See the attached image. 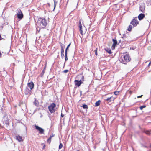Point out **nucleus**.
I'll use <instances>...</instances> for the list:
<instances>
[{
    "mask_svg": "<svg viewBox=\"0 0 151 151\" xmlns=\"http://www.w3.org/2000/svg\"><path fill=\"white\" fill-rule=\"evenodd\" d=\"M47 25V21L44 18H39L37 21V25L40 29L44 28Z\"/></svg>",
    "mask_w": 151,
    "mask_h": 151,
    "instance_id": "nucleus-1",
    "label": "nucleus"
},
{
    "mask_svg": "<svg viewBox=\"0 0 151 151\" xmlns=\"http://www.w3.org/2000/svg\"><path fill=\"white\" fill-rule=\"evenodd\" d=\"M131 60V58L129 55L126 54L123 56V58H121L119 61L122 63L126 64L127 62H129Z\"/></svg>",
    "mask_w": 151,
    "mask_h": 151,
    "instance_id": "nucleus-2",
    "label": "nucleus"
},
{
    "mask_svg": "<svg viewBox=\"0 0 151 151\" xmlns=\"http://www.w3.org/2000/svg\"><path fill=\"white\" fill-rule=\"evenodd\" d=\"M56 106V104L54 103L51 104L48 106V108L49 111L51 113H54L55 111V108Z\"/></svg>",
    "mask_w": 151,
    "mask_h": 151,
    "instance_id": "nucleus-3",
    "label": "nucleus"
},
{
    "mask_svg": "<svg viewBox=\"0 0 151 151\" xmlns=\"http://www.w3.org/2000/svg\"><path fill=\"white\" fill-rule=\"evenodd\" d=\"M137 18V17L134 18L130 22V24L133 26V27H136L139 23V22L136 19Z\"/></svg>",
    "mask_w": 151,
    "mask_h": 151,
    "instance_id": "nucleus-4",
    "label": "nucleus"
},
{
    "mask_svg": "<svg viewBox=\"0 0 151 151\" xmlns=\"http://www.w3.org/2000/svg\"><path fill=\"white\" fill-rule=\"evenodd\" d=\"M17 17L19 19H21L23 17V14L20 9L18 10V12L17 13Z\"/></svg>",
    "mask_w": 151,
    "mask_h": 151,
    "instance_id": "nucleus-5",
    "label": "nucleus"
},
{
    "mask_svg": "<svg viewBox=\"0 0 151 151\" xmlns=\"http://www.w3.org/2000/svg\"><path fill=\"white\" fill-rule=\"evenodd\" d=\"M34 84L31 81L28 83L27 85V88L30 89L31 90H32L34 88Z\"/></svg>",
    "mask_w": 151,
    "mask_h": 151,
    "instance_id": "nucleus-6",
    "label": "nucleus"
},
{
    "mask_svg": "<svg viewBox=\"0 0 151 151\" xmlns=\"http://www.w3.org/2000/svg\"><path fill=\"white\" fill-rule=\"evenodd\" d=\"M35 127L36 129L39 131V132L40 134L44 133V129L36 125Z\"/></svg>",
    "mask_w": 151,
    "mask_h": 151,
    "instance_id": "nucleus-7",
    "label": "nucleus"
},
{
    "mask_svg": "<svg viewBox=\"0 0 151 151\" xmlns=\"http://www.w3.org/2000/svg\"><path fill=\"white\" fill-rule=\"evenodd\" d=\"M112 41L113 42V43L112 45L111 48L112 49H114L115 48L116 45L117 44V41L116 38L113 39Z\"/></svg>",
    "mask_w": 151,
    "mask_h": 151,
    "instance_id": "nucleus-8",
    "label": "nucleus"
},
{
    "mask_svg": "<svg viewBox=\"0 0 151 151\" xmlns=\"http://www.w3.org/2000/svg\"><path fill=\"white\" fill-rule=\"evenodd\" d=\"M74 82L75 85L78 86V87L80 86L82 83L81 80L78 81V80H75Z\"/></svg>",
    "mask_w": 151,
    "mask_h": 151,
    "instance_id": "nucleus-9",
    "label": "nucleus"
},
{
    "mask_svg": "<svg viewBox=\"0 0 151 151\" xmlns=\"http://www.w3.org/2000/svg\"><path fill=\"white\" fill-rule=\"evenodd\" d=\"M15 138L19 142H20L23 141L22 137L19 135H16Z\"/></svg>",
    "mask_w": 151,
    "mask_h": 151,
    "instance_id": "nucleus-10",
    "label": "nucleus"
},
{
    "mask_svg": "<svg viewBox=\"0 0 151 151\" xmlns=\"http://www.w3.org/2000/svg\"><path fill=\"white\" fill-rule=\"evenodd\" d=\"M145 17L144 14L141 13L138 16V19L139 20L141 21Z\"/></svg>",
    "mask_w": 151,
    "mask_h": 151,
    "instance_id": "nucleus-11",
    "label": "nucleus"
},
{
    "mask_svg": "<svg viewBox=\"0 0 151 151\" xmlns=\"http://www.w3.org/2000/svg\"><path fill=\"white\" fill-rule=\"evenodd\" d=\"M31 89H29L28 88H27L25 91V93L26 95L30 94L31 93Z\"/></svg>",
    "mask_w": 151,
    "mask_h": 151,
    "instance_id": "nucleus-12",
    "label": "nucleus"
},
{
    "mask_svg": "<svg viewBox=\"0 0 151 151\" xmlns=\"http://www.w3.org/2000/svg\"><path fill=\"white\" fill-rule=\"evenodd\" d=\"M145 7L144 4L140 5L139 7L140 10L142 12H144L145 10Z\"/></svg>",
    "mask_w": 151,
    "mask_h": 151,
    "instance_id": "nucleus-13",
    "label": "nucleus"
},
{
    "mask_svg": "<svg viewBox=\"0 0 151 151\" xmlns=\"http://www.w3.org/2000/svg\"><path fill=\"white\" fill-rule=\"evenodd\" d=\"M109 54H111L112 53L111 50L110 48L106 47L104 49Z\"/></svg>",
    "mask_w": 151,
    "mask_h": 151,
    "instance_id": "nucleus-14",
    "label": "nucleus"
},
{
    "mask_svg": "<svg viewBox=\"0 0 151 151\" xmlns=\"http://www.w3.org/2000/svg\"><path fill=\"white\" fill-rule=\"evenodd\" d=\"M112 97H109L106 99V100L108 102H109L112 101V100L113 99Z\"/></svg>",
    "mask_w": 151,
    "mask_h": 151,
    "instance_id": "nucleus-15",
    "label": "nucleus"
},
{
    "mask_svg": "<svg viewBox=\"0 0 151 151\" xmlns=\"http://www.w3.org/2000/svg\"><path fill=\"white\" fill-rule=\"evenodd\" d=\"M100 102L101 101L100 100H99L97 101L95 103V106H98L100 105Z\"/></svg>",
    "mask_w": 151,
    "mask_h": 151,
    "instance_id": "nucleus-16",
    "label": "nucleus"
},
{
    "mask_svg": "<svg viewBox=\"0 0 151 151\" xmlns=\"http://www.w3.org/2000/svg\"><path fill=\"white\" fill-rule=\"evenodd\" d=\"M61 47V49H64L65 47V45L61 42L60 43Z\"/></svg>",
    "mask_w": 151,
    "mask_h": 151,
    "instance_id": "nucleus-17",
    "label": "nucleus"
},
{
    "mask_svg": "<svg viewBox=\"0 0 151 151\" xmlns=\"http://www.w3.org/2000/svg\"><path fill=\"white\" fill-rule=\"evenodd\" d=\"M144 132L147 135H150V131L148 130H145Z\"/></svg>",
    "mask_w": 151,
    "mask_h": 151,
    "instance_id": "nucleus-18",
    "label": "nucleus"
},
{
    "mask_svg": "<svg viewBox=\"0 0 151 151\" xmlns=\"http://www.w3.org/2000/svg\"><path fill=\"white\" fill-rule=\"evenodd\" d=\"M132 27L133 28V27L132 26V25H129V26L128 28L127 29V30L129 31H131Z\"/></svg>",
    "mask_w": 151,
    "mask_h": 151,
    "instance_id": "nucleus-19",
    "label": "nucleus"
},
{
    "mask_svg": "<svg viewBox=\"0 0 151 151\" xmlns=\"http://www.w3.org/2000/svg\"><path fill=\"white\" fill-rule=\"evenodd\" d=\"M71 45V43H70L68 45V46H67V47L65 49V53H67V51H68V50L69 47V46H70Z\"/></svg>",
    "mask_w": 151,
    "mask_h": 151,
    "instance_id": "nucleus-20",
    "label": "nucleus"
},
{
    "mask_svg": "<svg viewBox=\"0 0 151 151\" xmlns=\"http://www.w3.org/2000/svg\"><path fill=\"white\" fill-rule=\"evenodd\" d=\"M52 136H50V137L48 139L47 141V142H49L50 143L51 142V140L52 138Z\"/></svg>",
    "mask_w": 151,
    "mask_h": 151,
    "instance_id": "nucleus-21",
    "label": "nucleus"
},
{
    "mask_svg": "<svg viewBox=\"0 0 151 151\" xmlns=\"http://www.w3.org/2000/svg\"><path fill=\"white\" fill-rule=\"evenodd\" d=\"M65 61H66L68 60V58L67 57V53H65Z\"/></svg>",
    "mask_w": 151,
    "mask_h": 151,
    "instance_id": "nucleus-22",
    "label": "nucleus"
},
{
    "mask_svg": "<svg viewBox=\"0 0 151 151\" xmlns=\"http://www.w3.org/2000/svg\"><path fill=\"white\" fill-rule=\"evenodd\" d=\"M82 107L84 109H87L88 108V106L86 104H84L82 106Z\"/></svg>",
    "mask_w": 151,
    "mask_h": 151,
    "instance_id": "nucleus-23",
    "label": "nucleus"
},
{
    "mask_svg": "<svg viewBox=\"0 0 151 151\" xmlns=\"http://www.w3.org/2000/svg\"><path fill=\"white\" fill-rule=\"evenodd\" d=\"M82 27L79 28V30H80V33L81 35H83V30H82Z\"/></svg>",
    "mask_w": 151,
    "mask_h": 151,
    "instance_id": "nucleus-24",
    "label": "nucleus"
},
{
    "mask_svg": "<svg viewBox=\"0 0 151 151\" xmlns=\"http://www.w3.org/2000/svg\"><path fill=\"white\" fill-rule=\"evenodd\" d=\"M63 145L62 143H60L59 147V149H60L63 147Z\"/></svg>",
    "mask_w": 151,
    "mask_h": 151,
    "instance_id": "nucleus-25",
    "label": "nucleus"
},
{
    "mask_svg": "<svg viewBox=\"0 0 151 151\" xmlns=\"http://www.w3.org/2000/svg\"><path fill=\"white\" fill-rule=\"evenodd\" d=\"M79 28L82 27V24L81 22V20H80L79 21Z\"/></svg>",
    "mask_w": 151,
    "mask_h": 151,
    "instance_id": "nucleus-26",
    "label": "nucleus"
},
{
    "mask_svg": "<svg viewBox=\"0 0 151 151\" xmlns=\"http://www.w3.org/2000/svg\"><path fill=\"white\" fill-rule=\"evenodd\" d=\"M146 107L145 106V105H143L141 106L140 107V109L141 110L143 108H145Z\"/></svg>",
    "mask_w": 151,
    "mask_h": 151,
    "instance_id": "nucleus-27",
    "label": "nucleus"
},
{
    "mask_svg": "<svg viewBox=\"0 0 151 151\" xmlns=\"http://www.w3.org/2000/svg\"><path fill=\"white\" fill-rule=\"evenodd\" d=\"M119 91H115L114 92V94L115 95H118L119 93Z\"/></svg>",
    "mask_w": 151,
    "mask_h": 151,
    "instance_id": "nucleus-28",
    "label": "nucleus"
},
{
    "mask_svg": "<svg viewBox=\"0 0 151 151\" xmlns=\"http://www.w3.org/2000/svg\"><path fill=\"white\" fill-rule=\"evenodd\" d=\"M97 48H96V50H95V54L96 55H97Z\"/></svg>",
    "mask_w": 151,
    "mask_h": 151,
    "instance_id": "nucleus-29",
    "label": "nucleus"
},
{
    "mask_svg": "<svg viewBox=\"0 0 151 151\" xmlns=\"http://www.w3.org/2000/svg\"><path fill=\"white\" fill-rule=\"evenodd\" d=\"M64 52V49H61V54L63 53Z\"/></svg>",
    "mask_w": 151,
    "mask_h": 151,
    "instance_id": "nucleus-30",
    "label": "nucleus"
},
{
    "mask_svg": "<svg viewBox=\"0 0 151 151\" xmlns=\"http://www.w3.org/2000/svg\"><path fill=\"white\" fill-rule=\"evenodd\" d=\"M61 54V57L62 58H63L64 57V53L63 54Z\"/></svg>",
    "mask_w": 151,
    "mask_h": 151,
    "instance_id": "nucleus-31",
    "label": "nucleus"
},
{
    "mask_svg": "<svg viewBox=\"0 0 151 151\" xmlns=\"http://www.w3.org/2000/svg\"><path fill=\"white\" fill-rule=\"evenodd\" d=\"M68 70H64L63 72L64 73H66L68 72Z\"/></svg>",
    "mask_w": 151,
    "mask_h": 151,
    "instance_id": "nucleus-32",
    "label": "nucleus"
},
{
    "mask_svg": "<svg viewBox=\"0 0 151 151\" xmlns=\"http://www.w3.org/2000/svg\"><path fill=\"white\" fill-rule=\"evenodd\" d=\"M142 146L143 147H145V148H148V147L147 146H146V145H142Z\"/></svg>",
    "mask_w": 151,
    "mask_h": 151,
    "instance_id": "nucleus-33",
    "label": "nucleus"
},
{
    "mask_svg": "<svg viewBox=\"0 0 151 151\" xmlns=\"http://www.w3.org/2000/svg\"><path fill=\"white\" fill-rule=\"evenodd\" d=\"M64 114H63L62 113H61V117H64Z\"/></svg>",
    "mask_w": 151,
    "mask_h": 151,
    "instance_id": "nucleus-34",
    "label": "nucleus"
},
{
    "mask_svg": "<svg viewBox=\"0 0 151 151\" xmlns=\"http://www.w3.org/2000/svg\"><path fill=\"white\" fill-rule=\"evenodd\" d=\"M54 8H55V4L56 3V1H54ZM56 3H57V1H56Z\"/></svg>",
    "mask_w": 151,
    "mask_h": 151,
    "instance_id": "nucleus-35",
    "label": "nucleus"
},
{
    "mask_svg": "<svg viewBox=\"0 0 151 151\" xmlns=\"http://www.w3.org/2000/svg\"><path fill=\"white\" fill-rule=\"evenodd\" d=\"M142 95H141V96H138L137 97V98H141L142 96Z\"/></svg>",
    "mask_w": 151,
    "mask_h": 151,
    "instance_id": "nucleus-36",
    "label": "nucleus"
},
{
    "mask_svg": "<svg viewBox=\"0 0 151 151\" xmlns=\"http://www.w3.org/2000/svg\"><path fill=\"white\" fill-rule=\"evenodd\" d=\"M151 65V61L149 63V64L148 65V66H149Z\"/></svg>",
    "mask_w": 151,
    "mask_h": 151,
    "instance_id": "nucleus-37",
    "label": "nucleus"
},
{
    "mask_svg": "<svg viewBox=\"0 0 151 151\" xmlns=\"http://www.w3.org/2000/svg\"><path fill=\"white\" fill-rule=\"evenodd\" d=\"M2 54L1 53V52H0V58L2 56Z\"/></svg>",
    "mask_w": 151,
    "mask_h": 151,
    "instance_id": "nucleus-38",
    "label": "nucleus"
},
{
    "mask_svg": "<svg viewBox=\"0 0 151 151\" xmlns=\"http://www.w3.org/2000/svg\"><path fill=\"white\" fill-rule=\"evenodd\" d=\"M1 39H2V38H1V35L0 34V40H1Z\"/></svg>",
    "mask_w": 151,
    "mask_h": 151,
    "instance_id": "nucleus-39",
    "label": "nucleus"
},
{
    "mask_svg": "<svg viewBox=\"0 0 151 151\" xmlns=\"http://www.w3.org/2000/svg\"><path fill=\"white\" fill-rule=\"evenodd\" d=\"M80 95L81 96L82 95V91H80Z\"/></svg>",
    "mask_w": 151,
    "mask_h": 151,
    "instance_id": "nucleus-40",
    "label": "nucleus"
},
{
    "mask_svg": "<svg viewBox=\"0 0 151 151\" xmlns=\"http://www.w3.org/2000/svg\"><path fill=\"white\" fill-rule=\"evenodd\" d=\"M45 145H44V146H43V148L44 149V148H45Z\"/></svg>",
    "mask_w": 151,
    "mask_h": 151,
    "instance_id": "nucleus-41",
    "label": "nucleus"
},
{
    "mask_svg": "<svg viewBox=\"0 0 151 151\" xmlns=\"http://www.w3.org/2000/svg\"><path fill=\"white\" fill-rule=\"evenodd\" d=\"M64 119H65L64 118L63 119V122H64Z\"/></svg>",
    "mask_w": 151,
    "mask_h": 151,
    "instance_id": "nucleus-42",
    "label": "nucleus"
},
{
    "mask_svg": "<svg viewBox=\"0 0 151 151\" xmlns=\"http://www.w3.org/2000/svg\"><path fill=\"white\" fill-rule=\"evenodd\" d=\"M34 103L36 105V103H35V102H34Z\"/></svg>",
    "mask_w": 151,
    "mask_h": 151,
    "instance_id": "nucleus-43",
    "label": "nucleus"
},
{
    "mask_svg": "<svg viewBox=\"0 0 151 151\" xmlns=\"http://www.w3.org/2000/svg\"><path fill=\"white\" fill-rule=\"evenodd\" d=\"M34 103L36 105V103H35V102H34Z\"/></svg>",
    "mask_w": 151,
    "mask_h": 151,
    "instance_id": "nucleus-44",
    "label": "nucleus"
},
{
    "mask_svg": "<svg viewBox=\"0 0 151 151\" xmlns=\"http://www.w3.org/2000/svg\"><path fill=\"white\" fill-rule=\"evenodd\" d=\"M150 147H151V144L150 145Z\"/></svg>",
    "mask_w": 151,
    "mask_h": 151,
    "instance_id": "nucleus-45",
    "label": "nucleus"
},
{
    "mask_svg": "<svg viewBox=\"0 0 151 151\" xmlns=\"http://www.w3.org/2000/svg\"><path fill=\"white\" fill-rule=\"evenodd\" d=\"M54 1H56V0H53Z\"/></svg>",
    "mask_w": 151,
    "mask_h": 151,
    "instance_id": "nucleus-46",
    "label": "nucleus"
},
{
    "mask_svg": "<svg viewBox=\"0 0 151 151\" xmlns=\"http://www.w3.org/2000/svg\"><path fill=\"white\" fill-rule=\"evenodd\" d=\"M42 72L44 73V70Z\"/></svg>",
    "mask_w": 151,
    "mask_h": 151,
    "instance_id": "nucleus-47",
    "label": "nucleus"
},
{
    "mask_svg": "<svg viewBox=\"0 0 151 151\" xmlns=\"http://www.w3.org/2000/svg\"><path fill=\"white\" fill-rule=\"evenodd\" d=\"M104 1H106V0H104Z\"/></svg>",
    "mask_w": 151,
    "mask_h": 151,
    "instance_id": "nucleus-48",
    "label": "nucleus"
},
{
    "mask_svg": "<svg viewBox=\"0 0 151 151\" xmlns=\"http://www.w3.org/2000/svg\"><path fill=\"white\" fill-rule=\"evenodd\" d=\"M77 151H79V150H78Z\"/></svg>",
    "mask_w": 151,
    "mask_h": 151,
    "instance_id": "nucleus-49",
    "label": "nucleus"
}]
</instances>
